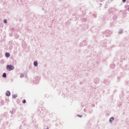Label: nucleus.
<instances>
[{
	"instance_id": "obj_6",
	"label": "nucleus",
	"mask_w": 129,
	"mask_h": 129,
	"mask_svg": "<svg viewBox=\"0 0 129 129\" xmlns=\"http://www.w3.org/2000/svg\"><path fill=\"white\" fill-rule=\"evenodd\" d=\"M6 96H8V97L11 96V92H10V91H6Z\"/></svg>"
},
{
	"instance_id": "obj_27",
	"label": "nucleus",
	"mask_w": 129,
	"mask_h": 129,
	"mask_svg": "<svg viewBox=\"0 0 129 129\" xmlns=\"http://www.w3.org/2000/svg\"><path fill=\"white\" fill-rule=\"evenodd\" d=\"M112 25H113L112 23H111V26H112Z\"/></svg>"
},
{
	"instance_id": "obj_9",
	"label": "nucleus",
	"mask_w": 129,
	"mask_h": 129,
	"mask_svg": "<svg viewBox=\"0 0 129 129\" xmlns=\"http://www.w3.org/2000/svg\"><path fill=\"white\" fill-rule=\"evenodd\" d=\"M110 68L111 69H114V68H115V64L113 63L112 64H110Z\"/></svg>"
},
{
	"instance_id": "obj_4",
	"label": "nucleus",
	"mask_w": 129,
	"mask_h": 129,
	"mask_svg": "<svg viewBox=\"0 0 129 129\" xmlns=\"http://www.w3.org/2000/svg\"><path fill=\"white\" fill-rule=\"evenodd\" d=\"M81 44H83V46H86L87 45V41L86 40L83 41L80 43V46H81Z\"/></svg>"
},
{
	"instance_id": "obj_11",
	"label": "nucleus",
	"mask_w": 129,
	"mask_h": 129,
	"mask_svg": "<svg viewBox=\"0 0 129 129\" xmlns=\"http://www.w3.org/2000/svg\"><path fill=\"white\" fill-rule=\"evenodd\" d=\"M118 33L119 34H122L123 33V29H120Z\"/></svg>"
},
{
	"instance_id": "obj_2",
	"label": "nucleus",
	"mask_w": 129,
	"mask_h": 129,
	"mask_svg": "<svg viewBox=\"0 0 129 129\" xmlns=\"http://www.w3.org/2000/svg\"><path fill=\"white\" fill-rule=\"evenodd\" d=\"M111 34H112V31L110 30H106L105 32V35L106 37H110Z\"/></svg>"
},
{
	"instance_id": "obj_5",
	"label": "nucleus",
	"mask_w": 129,
	"mask_h": 129,
	"mask_svg": "<svg viewBox=\"0 0 129 129\" xmlns=\"http://www.w3.org/2000/svg\"><path fill=\"white\" fill-rule=\"evenodd\" d=\"M109 121L110 123H112V122H113V121H114V118L113 117H110L109 120Z\"/></svg>"
},
{
	"instance_id": "obj_24",
	"label": "nucleus",
	"mask_w": 129,
	"mask_h": 129,
	"mask_svg": "<svg viewBox=\"0 0 129 129\" xmlns=\"http://www.w3.org/2000/svg\"><path fill=\"white\" fill-rule=\"evenodd\" d=\"M117 79H118V80L120 79V77H117Z\"/></svg>"
},
{
	"instance_id": "obj_16",
	"label": "nucleus",
	"mask_w": 129,
	"mask_h": 129,
	"mask_svg": "<svg viewBox=\"0 0 129 129\" xmlns=\"http://www.w3.org/2000/svg\"><path fill=\"white\" fill-rule=\"evenodd\" d=\"M24 74H21V75H20V78H23V77H24Z\"/></svg>"
},
{
	"instance_id": "obj_3",
	"label": "nucleus",
	"mask_w": 129,
	"mask_h": 129,
	"mask_svg": "<svg viewBox=\"0 0 129 129\" xmlns=\"http://www.w3.org/2000/svg\"><path fill=\"white\" fill-rule=\"evenodd\" d=\"M115 12V9L114 8H110L108 9V13L109 15H113Z\"/></svg>"
},
{
	"instance_id": "obj_22",
	"label": "nucleus",
	"mask_w": 129,
	"mask_h": 129,
	"mask_svg": "<svg viewBox=\"0 0 129 129\" xmlns=\"http://www.w3.org/2000/svg\"><path fill=\"white\" fill-rule=\"evenodd\" d=\"M83 44H81V45H80L81 47H83Z\"/></svg>"
},
{
	"instance_id": "obj_10",
	"label": "nucleus",
	"mask_w": 129,
	"mask_h": 129,
	"mask_svg": "<svg viewBox=\"0 0 129 129\" xmlns=\"http://www.w3.org/2000/svg\"><path fill=\"white\" fill-rule=\"evenodd\" d=\"M5 56H6V57H7V58H9V57H10V56H11V54H10V53H9V52H6V53H5Z\"/></svg>"
},
{
	"instance_id": "obj_19",
	"label": "nucleus",
	"mask_w": 129,
	"mask_h": 129,
	"mask_svg": "<svg viewBox=\"0 0 129 129\" xmlns=\"http://www.w3.org/2000/svg\"><path fill=\"white\" fill-rule=\"evenodd\" d=\"M122 2L123 3H125V2H126V0H122Z\"/></svg>"
},
{
	"instance_id": "obj_12",
	"label": "nucleus",
	"mask_w": 129,
	"mask_h": 129,
	"mask_svg": "<svg viewBox=\"0 0 129 129\" xmlns=\"http://www.w3.org/2000/svg\"><path fill=\"white\" fill-rule=\"evenodd\" d=\"M12 97H13V98L16 99V98H17V97H18V95H15V94H13V95H12Z\"/></svg>"
},
{
	"instance_id": "obj_25",
	"label": "nucleus",
	"mask_w": 129,
	"mask_h": 129,
	"mask_svg": "<svg viewBox=\"0 0 129 129\" xmlns=\"http://www.w3.org/2000/svg\"><path fill=\"white\" fill-rule=\"evenodd\" d=\"M44 129H49V127L48 126H47L46 128H44Z\"/></svg>"
},
{
	"instance_id": "obj_21",
	"label": "nucleus",
	"mask_w": 129,
	"mask_h": 129,
	"mask_svg": "<svg viewBox=\"0 0 129 129\" xmlns=\"http://www.w3.org/2000/svg\"><path fill=\"white\" fill-rule=\"evenodd\" d=\"M128 12H129V6L128 7V8L126 9Z\"/></svg>"
},
{
	"instance_id": "obj_18",
	"label": "nucleus",
	"mask_w": 129,
	"mask_h": 129,
	"mask_svg": "<svg viewBox=\"0 0 129 129\" xmlns=\"http://www.w3.org/2000/svg\"><path fill=\"white\" fill-rule=\"evenodd\" d=\"M79 117H82V115H77Z\"/></svg>"
},
{
	"instance_id": "obj_26",
	"label": "nucleus",
	"mask_w": 129,
	"mask_h": 129,
	"mask_svg": "<svg viewBox=\"0 0 129 129\" xmlns=\"http://www.w3.org/2000/svg\"><path fill=\"white\" fill-rule=\"evenodd\" d=\"M84 111H86V109H84Z\"/></svg>"
},
{
	"instance_id": "obj_15",
	"label": "nucleus",
	"mask_w": 129,
	"mask_h": 129,
	"mask_svg": "<svg viewBox=\"0 0 129 129\" xmlns=\"http://www.w3.org/2000/svg\"><path fill=\"white\" fill-rule=\"evenodd\" d=\"M116 16H115V15H114L113 17V19L114 20H116Z\"/></svg>"
},
{
	"instance_id": "obj_8",
	"label": "nucleus",
	"mask_w": 129,
	"mask_h": 129,
	"mask_svg": "<svg viewBox=\"0 0 129 129\" xmlns=\"http://www.w3.org/2000/svg\"><path fill=\"white\" fill-rule=\"evenodd\" d=\"M33 65H34V66H35V67H38V61H34L33 62Z\"/></svg>"
},
{
	"instance_id": "obj_14",
	"label": "nucleus",
	"mask_w": 129,
	"mask_h": 129,
	"mask_svg": "<svg viewBox=\"0 0 129 129\" xmlns=\"http://www.w3.org/2000/svg\"><path fill=\"white\" fill-rule=\"evenodd\" d=\"M3 22L4 24H7L8 23V20L7 19H4Z\"/></svg>"
},
{
	"instance_id": "obj_7",
	"label": "nucleus",
	"mask_w": 129,
	"mask_h": 129,
	"mask_svg": "<svg viewBox=\"0 0 129 129\" xmlns=\"http://www.w3.org/2000/svg\"><path fill=\"white\" fill-rule=\"evenodd\" d=\"M16 112V109H12V110L10 111V113L11 114H15Z\"/></svg>"
},
{
	"instance_id": "obj_20",
	"label": "nucleus",
	"mask_w": 129,
	"mask_h": 129,
	"mask_svg": "<svg viewBox=\"0 0 129 129\" xmlns=\"http://www.w3.org/2000/svg\"><path fill=\"white\" fill-rule=\"evenodd\" d=\"M86 21H87V20H86V18L84 19V20H83V21H84V22H86Z\"/></svg>"
},
{
	"instance_id": "obj_23",
	"label": "nucleus",
	"mask_w": 129,
	"mask_h": 129,
	"mask_svg": "<svg viewBox=\"0 0 129 129\" xmlns=\"http://www.w3.org/2000/svg\"><path fill=\"white\" fill-rule=\"evenodd\" d=\"M19 129H22V125H20V126Z\"/></svg>"
},
{
	"instance_id": "obj_17",
	"label": "nucleus",
	"mask_w": 129,
	"mask_h": 129,
	"mask_svg": "<svg viewBox=\"0 0 129 129\" xmlns=\"http://www.w3.org/2000/svg\"><path fill=\"white\" fill-rule=\"evenodd\" d=\"M26 102H27V101H26L25 99H24V100L22 101V103L25 104V103H26Z\"/></svg>"
},
{
	"instance_id": "obj_1",
	"label": "nucleus",
	"mask_w": 129,
	"mask_h": 129,
	"mask_svg": "<svg viewBox=\"0 0 129 129\" xmlns=\"http://www.w3.org/2000/svg\"><path fill=\"white\" fill-rule=\"evenodd\" d=\"M7 70H8V71H12V70H15V67H14V66H12V64H8L7 66Z\"/></svg>"
},
{
	"instance_id": "obj_13",
	"label": "nucleus",
	"mask_w": 129,
	"mask_h": 129,
	"mask_svg": "<svg viewBox=\"0 0 129 129\" xmlns=\"http://www.w3.org/2000/svg\"><path fill=\"white\" fill-rule=\"evenodd\" d=\"M3 77H4V78H6V77H7V74H6V73H3Z\"/></svg>"
}]
</instances>
